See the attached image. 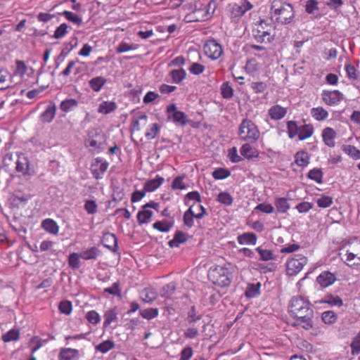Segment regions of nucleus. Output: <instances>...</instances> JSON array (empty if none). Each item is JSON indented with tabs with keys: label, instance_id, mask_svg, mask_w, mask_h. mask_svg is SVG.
<instances>
[{
	"label": "nucleus",
	"instance_id": "6",
	"mask_svg": "<svg viewBox=\"0 0 360 360\" xmlns=\"http://www.w3.org/2000/svg\"><path fill=\"white\" fill-rule=\"evenodd\" d=\"M209 279L217 285L226 287L231 282V275L229 269L222 266H217L210 269L208 273Z\"/></svg>",
	"mask_w": 360,
	"mask_h": 360
},
{
	"label": "nucleus",
	"instance_id": "41",
	"mask_svg": "<svg viewBox=\"0 0 360 360\" xmlns=\"http://www.w3.org/2000/svg\"><path fill=\"white\" fill-rule=\"evenodd\" d=\"M185 175H179L175 177L172 183L173 190H186L188 185L184 182Z\"/></svg>",
	"mask_w": 360,
	"mask_h": 360
},
{
	"label": "nucleus",
	"instance_id": "38",
	"mask_svg": "<svg viewBox=\"0 0 360 360\" xmlns=\"http://www.w3.org/2000/svg\"><path fill=\"white\" fill-rule=\"evenodd\" d=\"M314 127L311 124H304L300 127L298 132V139L300 141L305 140L312 136Z\"/></svg>",
	"mask_w": 360,
	"mask_h": 360
},
{
	"label": "nucleus",
	"instance_id": "61",
	"mask_svg": "<svg viewBox=\"0 0 360 360\" xmlns=\"http://www.w3.org/2000/svg\"><path fill=\"white\" fill-rule=\"evenodd\" d=\"M58 309L60 313L69 315L72 311V302L68 300H63L60 302Z\"/></svg>",
	"mask_w": 360,
	"mask_h": 360
},
{
	"label": "nucleus",
	"instance_id": "4",
	"mask_svg": "<svg viewBox=\"0 0 360 360\" xmlns=\"http://www.w3.org/2000/svg\"><path fill=\"white\" fill-rule=\"evenodd\" d=\"M238 134L240 141L252 143L259 139L260 132L252 120L244 119L239 125Z\"/></svg>",
	"mask_w": 360,
	"mask_h": 360
},
{
	"label": "nucleus",
	"instance_id": "49",
	"mask_svg": "<svg viewBox=\"0 0 360 360\" xmlns=\"http://www.w3.org/2000/svg\"><path fill=\"white\" fill-rule=\"evenodd\" d=\"M147 119L148 116L146 114H141L137 117L134 118L131 122V130L140 131L141 129L140 122L143 121V124H146Z\"/></svg>",
	"mask_w": 360,
	"mask_h": 360
},
{
	"label": "nucleus",
	"instance_id": "42",
	"mask_svg": "<svg viewBox=\"0 0 360 360\" xmlns=\"http://www.w3.org/2000/svg\"><path fill=\"white\" fill-rule=\"evenodd\" d=\"M307 177L318 184L323 182V173L319 168H314L309 171Z\"/></svg>",
	"mask_w": 360,
	"mask_h": 360
},
{
	"label": "nucleus",
	"instance_id": "63",
	"mask_svg": "<svg viewBox=\"0 0 360 360\" xmlns=\"http://www.w3.org/2000/svg\"><path fill=\"white\" fill-rule=\"evenodd\" d=\"M345 153L354 160H360V150L354 146H347L344 149Z\"/></svg>",
	"mask_w": 360,
	"mask_h": 360
},
{
	"label": "nucleus",
	"instance_id": "33",
	"mask_svg": "<svg viewBox=\"0 0 360 360\" xmlns=\"http://www.w3.org/2000/svg\"><path fill=\"white\" fill-rule=\"evenodd\" d=\"M169 75L172 78V82L175 84H180L186 77V72L183 68L172 70L169 72Z\"/></svg>",
	"mask_w": 360,
	"mask_h": 360
},
{
	"label": "nucleus",
	"instance_id": "51",
	"mask_svg": "<svg viewBox=\"0 0 360 360\" xmlns=\"http://www.w3.org/2000/svg\"><path fill=\"white\" fill-rule=\"evenodd\" d=\"M85 318L89 323L93 325H97L101 322V316L95 310H91L86 312Z\"/></svg>",
	"mask_w": 360,
	"mask_h": 360
},
{
	"label": "nucleus",
	"instance_id": "14",
	"mask_svg": "<svg viewBox=\"0 0 360 360\" xmlns=\"http://www.w3.org/2000/svg\"><path fill=\"white\" fill-rule=\"evenodd\" d=\"M79 357V351L70 347L61 348L58 356V360H78Z\"/></svg>",
	"mask_w": 360,
	"mask_h": 360
},
{
	"label": "nucleus",
	"instance_id": "52",
	"mask_svg": "<svg viewBox=\"0 0 360 360\" xmlns=\"http://www.w3.org/2000/svg\"><path fill=\"white\" fill-rule=\"evenodd\" d=\"M300 127L297 126L295 121H288L287 122L288 134L290 139L295 138L299 132Z\"/></svg>",
	"mask_w": 360,
	"mask_h": 360
},
{
	"label": "nucleus",
	"instance_id": "44",
	"mask_svg": "<svg viewBox=\"0 0 360 360\" xmlns=\"http://www.w3.org/2000/svg\"><path fill=\"white\" fill-rule=\"evenodd\" d=\"M114 342L110 340L103 341L101 343L96 346V349L102 354H105L112 348H114Z\"/></svg>",
	"mask_w": 360,
	"mask_h": 360
},
{
	"label": "nucleus",
	"instance_id": "45",
	"mask_svg": "<svg viewBox=\"0 0 360 360\" xmlns=\"http://www.w3.org/2000/svg\"><path fill=\"white\" fill-rule=\"evenodd\" d=\"M138 48V45L135 44H129L125 41H122L116 47V53H122L129 51L136 50Z\"/></svg>",
	"mask_w": 360,
	"mask_h": 360
},
{
	"label": "nucleus",
	"instance_id": "53",
	"mask_svg": "<svg viewBox=\"0 0 360 360\" xmlns=\"http://www.w3.org/2000/svg\"><path fill=\"white\" fill-rule=\"evenodd\" d=\"M139 313L143 318L150 320L158 316L159 311L157 308H149L141 310Z\"/></svg>",
	"mask_w": 360,
	"mask_h": 360
},
{
	"label": "nucleus",
	"instance_id": "29",
	"mask_svg": "<svg viewBox=\"0 0 360 360\" xmlns=\"http://www.w3.org/2000/svg\"><path fill=\"white\" fill-rule=\"evenodd\" d=\"M295 163L300 167H307L309 163V154L304 150L297 152L295 155Z\"/></svg>",
	"mask_w": 360,
	"mask_h": 360
},
{
	"label": "nucleus",
	"instance_id": "37",
	"mask_svg": "<svg viewBox=\"0 0 360 360\" xmlns=\"http://www.w3.org/2000/svg\"><path fill=\"white\" fill-rule=\"evenodd\" d=\"M311 115L316 121L325 120L328 117V112L323 107H316L311 109Z\"/></svg>",
	"mask_w": 360,
	"mask_h": 360
},
{
	"label": "nucleus",
	"instance_id": "26",
	"mask_svg": "<svg viewBox=\"0 0 360 360\" xmlns=\"http://www.w3.org/2000/svg\"><path fill=\"white\" fill-rule=\"evenodd\" d=\"M104 321L103 327H108L112 323L116 322L118 319V312L117 309L112 308L106 310L103 314Z\"/></svg>",
	"mask_w": 360,
	"mask_h": 360
},
{
	"label": "nucleus",
	"instance_id": "31",
	"mask_svg": "<svg viewBox=\"0 0 360 360\" xmlns=\"http://www.w3.org/2000/svg\"><path fill=\"white\" fill-rule=\"evenodd\" d=\"M16 170L22 174H27L29 171V162L27 158L24 155L18 156L16 160Z\"/></svg>",
	"mask_w": 360,
	"mask_h": 360
},
{
	"label": "nucleus",
	"instance_id": "22",
	"mask_svg": "<svg viewBox=\"0 0 360 360\" xmlns=\"http://www.w3.org/2000/svg\"><path fill=\"white\" fill-rule=\"evenodd\" d=\"M153 216V211L143 205L141 206V210L137 213L138 222L139 224H148Z\"/></svg>",
	"mask_w": 360,
	"mask_h": 360
},
{
	"label": "nucleus",
	"instance_id": "13",
	"mask_svg": "<svg viewBox=\"0 0 360 360\" xmlns=\"http://www.w3.org/2000/svg\"><path fill=\"white\" fill-rule=\"evenodd\" d=\"M174 218L163 219L155 221L153 228L161 233H168L174 227Z\"/></svg>",
	"mask_w": 360,
	"mask_h": 360
},
{
	"label": "nucleus",
	"instance_id": "12",
	"mask_svg": "<svg viewBox=\"0 0 360 360\" xmlns=\"http://www.w3.org/2000/svg\"><path fill=\"white\" fill-rule=\"evenodd\" d=\"M322 99L326 105L333 106L338 105L343 99V94L338 90L323 91Z\"/></svg>",
	"mask_w": 360,
	"mask_h": 360
},
{
	"label": "nucleus",
	"instance_id": "11",
	"mask_svg": "<svg viewBox=\"0 0 360 360\" xmlns=\"http://www.w3.org/2000/svg\"><path fill=\"white\" fill-rule=\"evenodd\" d=\"M108 166L109 163L105 159L102 158H95L91 165V172L94 177L96 179H102Z\"/></svg>",
	"mask_w": 360,
	"mask_h": 360
},
{
	"label": "nucleus",
	"instance_id": "2",
	"mask_svg": "<svg viewBox=\"0 0 360 360\" xmlns=\"http://www.w3.org/2000/svg\"><path fill=\"white\" fill-rule=\"evenodd\" d=\"M271 18L272 20L281 25H289L295 19L293 6L284 0H271Z\"/></svg>",
	"mask_w": 360,
	"mask_h": 360
},
{
	"label": "nucleus",
	"instance_id": "16",
	"mask_svg": "<svg viewBox=\"0 0 360 360\" xmlns=\"http://www.w3.org/2000/svg\"><path fill=\"white\" fill-rule=\"evenodd\" d=\"M250 142H246L243 144L240 148V155L245 159L251 160L257 158L259 155L258 150L250 144Z\"/></svg>",
	"mask_w": 360,
	"mask_h": 360
},
{
	"label": "nucleus",
	"instance_id": "54",
	"mask_svg": "<svg viewBox=\"0 0 360 360\" xmlns=\"http://www.w3.org/2000/svg\"><path fill=\"white\" fill-rule=\"evenodd\" d=\"M230 175V171L224 168H218L212 172L213 178L217 180L225 179L228 178Z\"/></svg>",
	"mask_w": 360,
	"mask_h": 360
},
{
	"label": "nucleus",
	"instance_id": "8",
	"mask_svg": "<svg viewBox=\"0 0 360 360\" xmlns=\"http://www.w3.org/2000/svg\"><path fill=\"white\" fill-rule=\"evenodd\" d=\"M307 263V258L301 254L295 255L286 262V272L288 276L297 275Z\"/></svg>",
	"mask_w": 360,
	"mask_h": 360
},
{
	"label": "nucleus",
	"instance_id": "10",
	"mask_svg": "<svg viewBox=\"0 0 360 360\" xmlns=\"http://www.w3.org/2000/svg\"><path fill=\"white\" fill-rule=\"evenodd\" d=\"M167 116L169 120L172 121L175 124L185 126L188 124V120L186 115L177 109L175 104H170L167 107Z\"/></svg>",
	"mask_w": 360,
	"mask_h": 360
},
{
	"label": "nucleus",
	"instance_id": "24",
	"mask_svg": "<svg viewBox=\"0 0 360 360\" xmlns=\"http://www.w3.org/2000/svg\"><path fill=\"white\" fill-rule=\"evenodd\" d=\"M56 112V106L54 103H50L48 105L45 109V110L41 114L40 119L43 122H51L55 115Z\"/></svg>",
	"mask_w": 360,
	"mask_h": 360
},
{
	"label": "nucleus",
	"instance_id": "59",
	"mask_svg": "<svg viewBox=\"0 0 360 360\" xmlns=\"http://www.w3.org/2000/svg\"><path fill=\"white\" fill-rule=\"evenodd\" d=\"M175 289V284L174 283H169L162 287L160 291V295L162 297L167 298L174 292Z\"/></svg>",
	"mask_w": 360,
	"mask_h": 360
},
{
	"label": "nucleus",
	"instance_id": "21",
	"mask_svg": "<svg viewBox=\"0 0 360 360\" xmlns=\"http://www.w3.org/2000/svg\"><path fill=\"white\" fill-rule=\"evenodd\" d=\"M165 179L160 175H156L155 178L149 179L144 184L143 189L146 192H153L160 188L164 183Z\"/></svg>",
	"mask_w": 360,
	"mask_h": 360
},
{
	"label": "nucleus",
	"instance_id": "35",
	"mask_svg": "<svg viewBox=\"0 0 360 360\" xmlns=\"http://www.w3.org/2000/svg\"><path fill=\"white\" fill-rule=\"evenodd\" d=\"M60 15H63L67 20L77 25V26H81L83 23L82 17L73 12L64 11L60 13Z\"/></svg>",
	"mask_w": 360,
	"mask_h": 360
},
{
	"label": "nucleus",
	"instance_id": "7",
	"mask_svg": "<svg viewBox=\"0 0 360 360\" xmlns=\"http://www.w3.org/2000/svg\"><path fill=\"white\" fill-rule=\"evenodd\" d=\"M206 214L205 208L201 205H192L184 214V224L188 228L194 225V218L200 219Z\"/></svg>",
	"mask_w": 360,
	"mask_h": 360
},
{
	"label": "nucleus",
	"instance_id": "57",
	"mask_svg": "<svg viewBox=\"0 0 360 360\" xmlns=\"http://www.w3.org/2000/svg\"><path fill=\"white\" fill-rule=\"evenodd\" d=\"M44 342H45V341L39 336L32 338L29 343L32 352L34 353L37 352L43 345Z\"/></svg>",
	"mask_w": 360,
	"mask_h": 360
},
{
	"label": "nucleus",
	"instance_id": "15",
	"mask_svg": "<svg viewBox=\"0 0 360 360\" xmlns=\"http://www.w3.org/2000/svg\"><path fill=\"white\" fill-rule=\"evenodd\" d=\"M322 139L324 143L330 147L333 148L335 146V139L337 137L336 131L331 127H326L322 131Z\"/></svg>",
	"mask_w": 360,
	"mask_h": 360
},
{
	"label": "nucleus",
	"instance_id": "47",
	"mask_svg": "<svg viewBox=\"0 0 360 360\" xmlns=\"http://www.w3.org/2000/svg\"><path fill=\"white\" fill-rule=\"evenodd\" d=\"M316 203L319 207L327 208L332 205L333 199L330 196L321 195L316 199Z\"/></svg>",
	"mask_w": 360,
	"mask_h": 360
},
{
	"label": "nucleus",
	"instance_id": "40",
	"mask_svg": "<svg viewBox=\"0 0 360 360\" xmlns=\"http://www.w3.org/2000/svg\"><path fill=\"white\" fill-rule=\"evenodd\" d=\"M11 74L7 70L0 68V89L10 86Z\"/></svg>",
	"mask_w": 360,
	"mask_h": 360
},
{
	"label": "nucleus",
	"instance_id": "1",
	"mask_svg": "<svg viewBox=\"0 0 360 360\" xmlns=\"http://www.w3.org/2000/svg\"><path fill=\"white\" fill-rule=\"evenodd\" d=\"M288 312L293 319L291 325L304 330H311L314 326V309L307 297L296 295L291 298L288 304Z\"/></svg>",
	"mask_w": 360,
	"mask_h": 360
},
{
	"label": "nucleus",
	"instance_id": "32",
	"mask_svg": "<svg viewBox=\"0 0 360 360\" xmlns=\"http://www.w3.org/2000/svg\"><path fill=\"white\" fill-rule=\"evenodd\" d=\"M79 102L75 98H67L63 100L60 104L61 111L67 113L74 110L77 108Z\"/></svg>",
	"mask_w": 360,
	"mask_h": 360
},
{
	"label": "nucleus",
	"instance_id": "50",
	"mask_svg": "<svg viewBox=\"0 0 360 360\" xmlns=\"http://www.w3.org/2000/svg\"><path fill=\"white\" fill-rule=\"evenodd\" d=\"M27 70V67L25 63L22 60H17L15 61V69L13 72V75L19 76L22 78L25 74Z\"/></svg>",
	"mask_w": 360,
	"mask_h": 360
},
{
	"label": "nucleus",
	"instance_id": "58",
	"mask_svg": "<svg viewBox=\"0 0 360 360\" xmlns=\"http://www.w3.org/2000/svg\"><path fill=\"white\" fill-rule=\"evenodd\" d=\"M19 331L17 329H11L2 336V340L5 342L15 341L19 338Z\"/></svg>",
	"mask_w": 360,
	"mask_h": 360
},
{
	"label": "nucleus",
	"instance_id": "23",
	"mask_svg": "<svg viewBox=\"0 0 360 360\" xmlns=\"http://www.w3.org/2000/svg\"><path fill=\"white\" fill-rule=\"evenodd\" d=\"M117 105L114 101H103L98 107L97 111L102 115H108L114 112Z\"/></svg>",
	"mask_w": 360,
	"mask_h": 360
},
{
	"label": "nucleus",
	"instance_id": "39",
	"mask_svg": "<svg viewBox=\"0 0 360 360\" xmlns=\"http://www.w3.org/2000/svg\"><path fill=\"white\" fill-rule=\"evenodd\" d=\"M77 46V38L74 37L64 45L59 57L64 59Z\"/></svg>",
	"mask_w": 360,
	"mask_h": 360
},
{
	"label": "nucleus",
	"instance_id": "5",
	"mask_svg": "<svg viewBox=\"0 0 360 360\" xmlns=\"http://www.w3.org/2000/svg\"><path fill=\"white\" fill-rule=\"evenodd\" d=\"M216 7L215 2L212 0L209 4L203 7L196 8L185 16V21L187 22H202L210 19Z\"/></svg>",
	"mask_w": 360,
	"mask_h": 360
},
{
	"label": "nucleus",
	"instance_id": "17",
	"mask_svg": "<svg viewBox=\"0 0 360 360\" xmlns=\"http://www.w3.org/2000/svg\"><path fill=\"white\" fill-rule=\"evenodd\" d=\"M237 241L241 245H255L257 244V237L252 232H246L238 235Z\"/></svg>",
	"mask_w": 360,
	"mask_h": 360
},
{
	"label": "nucleus",
	"instance_id": "18",
	"mask_svg": "<svg viewBox=\"0 0 360 360\" xmlns=\"http://www.w3.org/2000/svg\"><path fill=\"white\" fill-rule=\"evenodd\" d=\"M103 246L110 251L116 252L117 249V240L115 234L106 233L102 238Z\"/></svg>",
	"mask_w": 360,
	"mask_h": 360
},
{
	"label": "nucleus",
	"instance_id": "56",
	"mask_svg": "<svg viewBox=\"0 0 360 360\" xmlns=\"http://www.w3.org/2000/svg\"><path fill=\"white\" fill-rule=\"evenodd\" d=\"M274 210L272 205L266 202L259 203L254 208V212L259 211L265 214H272Z\"/></svg>",
	"mask_w": 360,
	"mask_h": 360
},
{
	"label": "nucleus",
	"instance_id": "19",
	"mask_svg": "<svg viewBox=\"0 0 360 360\" xmlns=\"http://www.w3.org/2000/svg\"><path fill=\"white\" fill-rule=\"evenodd\" d=\"M335 280V275L329 271H323L316 278L318 283L323 288L331 285Z\"/></svg>",
	"mask_w": 360,
	"mask_h": 360
},
{
	"label": "nucleus",
	"instance_id": "30",
	"mask_svg": "<svg viewBox=\"0 0 360 360\" xmlns=\"http://www.w3.org/2000/svg\"><path fill=\"white\" fill-rule=\"evenodd\" d=\"M255 251L259 254V259L264 262L270 260H275L276 257L271 250L264 248L262 246H259L255 249Z\"/></svg>",
	"mask_w": 360,
	"mask_h": 360
},
{
	"label": "nucleus",
	"instance_id": "25",
	"mask_svg": "<svg viewBox=\"0 0 360 360\" xmlns=\"http://www.w3.org/2000/svg\"><path fill=\"white\" fill-rule=\"evenodd\" d=\"M41 228L47 233L57 235L59 231L58 224L52 219H46L41 221Z\"/></svg>",
	"mask_w": 360,
	"mask_h": 360
},
{
	"label": "nucleus",
	"instance_id": "48",
	"mask_svg": "<svg viewBox=\"0 0 360 360\" xmlns=\"http://www.w3.org/2000/svg\"><path fill=\"white\" fill-rule=\"evenodd\" d=\"M259 283L248 284L245 290L246 297L251 298L257 296L259 294Z\"/></svg>",
	"mask_w": 360,
	"mask_h": 360
},
{
	"label": "nucleus",
	"instance_id": "43",
	"mask_svg": "<svg viewBox=\"0 0 360 360\" xmlns=\"http://www.w3.org/2000/svg\"><path fill=\"white\" fill-rule=\"evenodd\" d=\"M80 253L72 252L69 255L68 264L72 269H77L80 267Z\"/></svg>",
	"mask_w": 360,
	"mask_h": 360
},
{
	"label": "nucleus",
	"instance_id": "62",
	"mask_svg": "<svg viewBox=\"0 0 360 360\" xmlns=\"http://www.w3.org/2000/svg\"><path fill=\"white\" fill-rule=\"evenodd\" d=\"M256 39L259 42H271L273 39V36L268 31H258V34L256 35Z\"/></svg>",
	"mask_w": 360,
	"mask_h": 360
},
{
	"label": "nucleus",
	"instance_id": "34",
	"mask_svg": "<svg viewBox=\"0 0 360 360\" xmlns=\"http://www.w3.org/2000/svg\"><path fill=\"white\" fill-rule=\"evenodd\" d=\"M100 251L96 247H91L89 249L84 250L80 252L81 258L84 260H96Z\"/></svg>",
	"mask_w": 360,
	"mask_h": 360
},
{
	"label": "nucleus",
	"instance_id": "55",
	"mask_svg": "<svg viewBox=\"0 0 360 360\" xmlns=\"http://www.w3.org/2000/svg\"><path fill=\"white\" fill-rule=\"evenodd\" d=\"M68 32V25L63 22L55 30L53 37L57 39H62Z\"/></svg>",
	"mask_w": 360,
	"mask_h": 360
},
{
	"label": "nucleus",
	"instance_id": "36",
	"mask_svg": "<svg viewBox=\"0 0 360 360\" xmlns=\"http://www.w3.org/2000/svg\"><path fill=\"white\" fill-rule=\"evenodd\" d=\"M275 207L279 213H285L290 208L288 200L285 198L278 197L275 199Z\"/></svg>",
	"mask_w": 360,
	"mask_h": 360
},
{
	"label": "nucleus",
	"instance_id": "27",
	"mask_svg": "<svg viewBox=\"0 0 360 360\" xmlns=\"http://www.w3.org/2000/svg\"><path fill=\"white\" fill-rule=\"evenodd\" d=\"M106 82L107 79L104 77L97 76L91 79L89 81V84L94 92H99L103 89Z\"/></svg>",
	"mask_w": 360,
	"mask_h": 360
},
{
	"label": "nucleus",
	"instance_id": "20",
	"mask_svg": "<svg viewBox=\"0 0 360 360\" xmlns=\"http://www.w3.org/2000/svg\"><path fill=\"white\" fill-rule=\"evenodd\" d=\"M287 112L286 108L282 107L280 105H274L269 109L268 114L272 120H279L286 115Z\"/></svg>",
	"mask_w": 360,
	"mask_h": 360
},
{
	"label": "nucleus",
	"instance_id": "46",
	"mask_svg": "<svg viewBox=\"0 0 360 360\" xmlns=\"http://www.w3.org/2000/svg\"><path fill=\"white\" fill-rule=\"evenodd\" d=\"M321 319L324 323L331 325L336 322L337 315L333 311H326L322 313Z\"/></svg>",
	"mask_w": 360,
	"mask_h": 360
},
{
	"label": "nucleus",
	"instance_id": "28",
	"mask_svg": "<svg viewBox=\"0 0 360 360\" xmlns=\"http://www.w3.org/2000/svg\"><path fill=\"white\" fill-rule=\"evenodd\" d=\"M187 240L188 235L186 233L181 231H177L175 232L173 239L169 240L168 243L170 248H178Z\"/></svg>",
	"mask_w": 360,
	"mask_h": 360
},
{
	"label": "nucleus",
	"instance_id": "9",
	"mask_svg": "<svg viewBox=\"0 0 360 360\" xmlns=\"http://www.w3.org/2000/svg\"><path fill=\"white\" fill-rule=\"evenodd\" d=\"M203 51L205 55L212 60H218L224 52L221 45L213 39L205 43Z\"/></svg>",
	"mask_w": 360,
	"mask_h": 360
},
{
	"label": "nucleus",
	"instance_id": "60",
	"mask_svg": "<svg viewBox=\"0 0 360 360\" xmlns=\"http://www.w3.org/2000/svg\"><path fill=\"white\" fill-rule=\"evenodd\" d=\"M221 93L222 97L229 99L233 96V90L231 86L229 84V82H224L221 86Z\"/></svg>",
	"mask_w": 360,
	"mask_h": 360
},
{
	"label": "nucleus",
	"instance_id": "3",
	"mask_svg": "<svg viewBox=\"0 0 360 360\" xmlns=\"http://www.w3.org/2000/svg\"><path fill=\"white\" fill-rule=\"evenodd\" d=\"M105 136L98 128H93L88 131L84 139L85 147L91 152L100 153L105 148Z\"/></svg>",
	"mask_w": 360,
	"mask_h": 360
},
{
	"label": "nucleus",
	"instance_id": "64",
	"mask_svg": "<svg viewBox=\"0 0 360 360\" xmlns=\"http://www.w3.org/2000/svg\"><path fill=\"white\" fill-rule=\"evenodd\" d=\"M217 200L226 206L231 205L233 202V198L228 192H221L217 196Z\"/></svg>",
	"mask_w": 360,
	"mask_h": 360
}]
</instances>
